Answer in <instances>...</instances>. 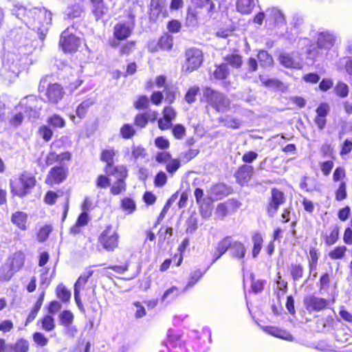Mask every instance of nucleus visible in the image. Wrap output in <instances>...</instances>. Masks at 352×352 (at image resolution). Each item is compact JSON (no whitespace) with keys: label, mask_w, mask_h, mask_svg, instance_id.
Masks as SVG:
<instances>
[{"label":"nucleus","mask_w":352,"mask_h":352,"mask_svg":"<svg viewBox=\"0 0 352 352\" xmlns=\"http://www.w3.org/2000/svg\"><path fill=\"white\" fill-rule=\"evenodd\" d=\"M52 22V13L45 8H33L32 18L27 21V27L36 31L43 39Z\"/></svg>","instance_id":"obj_1"},{"label":"nucleus","mask_w":352,"mask_h":352,"mask_svg":"<svg viewBox=\"0 0 352 352\" xmlns=\"http://www.w3.org/2000/svg\"><path fill=\"white\" fill-rule=\"evenodd\" d=\"M35 184V177L28 173L21 174L17 179L10 180L12 193L20 197L29 194Z\"/></svg>","instance_id":"obj_2"},{"label":"nucleus","mask_w":352,"mask_h":352,"mask_svg":"<svg viewBox=\"0 0 352 352\" xmlns=\"http://www.w3.org/2000/svg\"><path fill=\"white\" fill-rule=\"evenodd\" d=\"M38 90L40 93L45 91V101L53 104L58 103L65 95L62 86L58 83L48 84L47 77L41 80Z\"/></svg>","instance_id":"obj_3"},{"label":"nucleus","mask_w":352,"mask_h":352,"mask_svg":"<svg viewBox=\"0 0 352 352\" xmlns=\"http://www.w3.org/2000/svg\"><path fill=\"white\" fill-rule=\"evenodd\" d=\"M186 61L182 66V72L189 74L197 69L203 62V53L197 48H190L185 53Z\"/></svg>","instance_id":"obj_4"},{"label":"nucleus","mask_w":352,"mask_h":352,"mask_svg":"<svg viewBox=\"0 0 352 352\" xmlns=\"http://www.w3.org/2000/svg\"><path fill=\"white\" fill-rule=\"evenodd\" d=\"M204 96L206 98L210 105L218 111L223 112L230 106L229 100L223 94L215 91L210 87L204 89Z\"/></svg>","instance_id":"obj_5"},{"label":"nucleus","mask_w":352,"mask_h":352,"mask_svg":"<svg viewBox=\"0 0 352 352\" xmlns=\"http://www.w3.org/2000/svg\"><path fill=\"white\" fill-rule=\"evenodd\" d=\"M19 107L30 118H38L41 109L39 100L34 96H29L23 98Z\"/></svg>","instance_id":"obj_6"},{"label":"nucleus","mask_w":352,"mask_h":352,"mask_svg":"<svg viewBox=\"0 0 352 352\" xmlns=\"http://www.w3.org/2000/svg\"><path fill=\"white\" fill-rule=\"evenodd\" d=\"M99 242L107 251H113L118 245V234L113 230L111 226H108L99 236Z\"/></svg>","instance_id":"obj_7"},{"label":"nucleus","mask_w":352,"mask_h":352,"mask_svg":"<svg viewBox=\"0 0 352 352\" xmlns=\"http://www.w3.org/2000/svg\"><path fill=\"white\" fill-rule=\"evenodd\" d=\"M59 43L65 52H72L77 50L80 40L67 29L61 34Z\"/></svg>","instance_id":"obj_8"},{"label":"nucleus","mask_w":352,"mask_h":352,"mask_svg":"<svg viewBox=\"0 0 352 352\" xmlns=\"http://www.w3.org/2000/svg\"><path fill=\"white\" fill-rule=\"evenodd\" d=\"M304 305L309 312L319 311L327 309L329 306V301L323 298L314 295H309L304 298Z\"/></svg>","instance_id":"obj_9"},{"label":"nucleus","mask_w":352,"mask_h":352,"mask_svg":"<svg viewBox=\"0 0 352 352\" xmlns=\"http://www.w3.org/2000/svg\"><path fill=\"white\" fill-rule=\"evenodd\" d=\"M254 174V168L248 164H243L239 167L234 176L237 183L240 185H244L250 182Z\"/></svg>","instance_id":"obj_10"},{"label":"nucleus","mask_w":352,"mask_h":352,"mask_svg":"<svg viewBox=\"0 0 352 352\" xmlns=\"http://www.w3.org/2000/svg\"><path fill=\"white\" fill-rule=\"evenodd\" d=\"M32 9L28 10L23 6L16 3L13 6L11 12L27 26V21L32 18Z\"/></svg>","instance_id":"obj_11"},{"label":"nucleus","mask_w":352,"mask_h":352,"mask_svg":"<svg viewBox=\"0 0 352 352\" xmlns=\"http://www.w3.org/2000/svg\"><path fill=\"white\" fill-rule=\"evenodd\" d=\"M67 168L62 166L53 167L49 173L47 180L55 184L63 182L67 177Z\"/></svg>","instance_id":"obj_12"},{"label":"nucleus","mask_w":352,"mask_h":352,"mask_svg":"<svg viewBox=\"0 0 352 352\" xmlns=\"http://www.w3.org/2000/svg\"><path fill=\"white\" fill-rule=\"evenodd\" d=\"M25 254L21 251L13 253L7 260L6 263L10 265L12 270L19 272L23 266L25 262Z\"/></svg>","instance_id":"obj_13"},{"label":"nucleus","mask_w":352,"mask_h":352,"mask_svg":"<svg viewBox=\"0 0 352 352\" xmlns=\"http://www.w3.org/2000/svg\"><path fill=\"white\" fill-rule=\"evenodd\" d=\"M245 252L246 249L243 243L238 241H232L230 254L233 258L241 261L242 264H243Z\"/></svg>","instance_id":"obj_14"},{"label":"nucleus","mask_w":352,"mask_h":352,"mask_svg":"<svg viewBox=\"0 0 352 352\" xmlns=\"http://www.w3.org/2000/svg\"><path fill=\"white\" fill-rule=\"evenodd\" d=\"M133 28L132 25L119 23L114 26L113 34L118 40H124L131 35Z\"/></svg>","instance_id":"obj_15"},{"label":"nucleus","mask_w":352,"mask_h":352,"mask_svg":"<svg viewBox=\"0 0 352 352\" xmlns=\"http://www.w3.org/2000/svg\"><path fill=\"white\" fill-rule=\"evenodd\" d=\"M224 63L234 69H239L243 65V57L236 51L229 53L223 57Z\"/></svg>","instance_id":"obj_16"},{"label":"nucleus","mask_w":352,"mask_h":352,"mask_svg":"<svg viewBox=\"0 0 352 352\" xmlns=\"http://www.w3.org/2000/svg\"><path fill=\"white\" fill-rule=\"evenodd\" d=\"M334 37L328 32H322L318 34L317 46L320 50L330 49L334 44Z\"/></svg>","instance_id":"obj_17"},{"label":"nucleus","mask_w":352,"mask_h":352,"mask_svg":"<svg viewBox=\"0 0 352 352\" xmlns=\"http://www.w3.org/2000/svg\"><path fill=\"white\" fill-rule=\"evenodd\" d=\"M21 57L15 53H9L7 56L6 64L9 66L14 73H18L21 67Z\"/></svg>","instance_id":"obj_18"},{"label":"nucleus","mask_w":352,"mask_h":352,"mask_svg":"<svg viewBox=\"0 0 352 352\" xmlns=\"http://www.w3.org/2000/svg\"><path fill=\"white\" fill-rule=\"evenodd\" d=\"M266 16L268 20L274 21L277 25H283L285 23L284 14L276 8H269L266 10Z\"/></svg>","instance_id":"obj_19"},{"label":"nucleus","mask_w":352,"mask_h":352,"mask_svg":"<svg viewBox=\"0 0 352 352\" xmlns=\"http://www.w3.org/2000/svg\"><path fill=\"white\" fill-rule=\"evenodd\" d=\"M105 173L107 175H113L118 179H124L127 176V170L124 166H109L105 167Z\"/></svg>","instance_id":"obj_20"},{"label":"nucleus","mask_w":352,"mask_h":352,"mask_svg":"<svg viewBox=\"0 0 352 352\" xmlns=\"http://www.w3.org/2000/svg\"><path fill=\"white\" fill-rule=\"evenodd\" d=\"M314 347L322 352H335L340 348V346L332 344L327 340H320L314 344Z\"/></svg>","instance_id":"obj_21"},{"label":"nucleus","mask_w":352,"mask_h":352,"mask_svg":"<svg viewBox=\"0 0 352 352\" xmlns=\"http://www.w3.org/2000/svg\"><path fill=\"white\" fill-rule=\"evenodd\" d=\"M236 10L243 14L252 12L255 6V0H236Z\"/></svg>","instance_id":"obj_22"},{"label":"nucleus","mask_w":352,"mask_h":352,"mask_svg":"<svg viewBox=\"0 0 352 352\" xmlns=\"http://www.w3.org/2000/svg\"><path fill=\"white\" fill-rule=\"evenodd\" d=\"M265 331L270 335L288 341H292L294 337L288 331L277 327H267Z\"/></svg>","instance_id":"obj_23"},{"label":"nucleus","mask_w":352,"mask_h":352,"mask_svg":"<svg viewBox=\"0 0 352 352\" xmlns=\"http://www.w3.org/2000/svg\"><path fill=\"white\" fill-rule=\"evenodd\" d=\"M339 228L338 226H333L329 228V233L326 232L323 235L327 245H332L338 240Z\"/></svg>","instance_id":"obj_24"},{"label":"nucleus","mask_w":352,"mask_h":352,"mask_svg":"<svg viewBox=\"0 0 352 352\" xmlns=\"http://www.w3.org/2000/svg\"><path fill=\"white\" fill-rule=\"evenodd\" d=\"M173 45V38L168 34L162 35L158 41L156 50H170Z\"/></svg>","instance_id":"obj_25"},{"label":"nucleus","mask_w":352,"mask_h":352,"mask_svg":"<svg viewBox=\"0 0 352 352\" xmlns=\"http://www.w3.org/2000/svg\"><path fill=\"white\" fill-rule=\"evenodd\" d=\"M27 219L28 215L23 212H16L12 214L11 219L12 222L23 230H25L27 228Z\"/></svg>","instance_id":"obj_26"},{"label":"nucleus","mask_w":352,"mask_h":352,"mask_svg":"<svg viewBox=\"0 0 352 352\" xmlns=\"http://www.w3.org/2000/svg\"><path fill=\"white\" fill-rule=\"evenodd\" d=\"M93 273V270H89L86 273L80 276L74 285V293H75L76 296H77V294H80V292L84 288L88 281V279L92 276Z\"/></svg>","instance_id":"obj_27"},{"label":"nucleus","mask_w":352,"mask_h":352,"mask_svg":"<svg viewBox=\"0 0 352 352\" xmlns=\"http://www.w3.org/2000/svg\"><path fill=\"white\" fill-rule=\"evenodd\" d=\"M83 6L81 3H76L69 6L66 10V14L69 19L80 17L83 13Z\"/></svg>","instance_id":"obj_28"},{"label":"nucleus","mask_w":352,"mask_h":352,"mask_svg":"<svg viewBox=\"0 0 352 352\" xmlns=\"http://www.w3.org/2000/svg\"><path fill=\"white\" fill-rule=\"evenodd\" d=\"M230 74L228 66L226 63H221L217 65L215 69L213 72L212 76L217 80H224Z\"/></svg>","instance_id":"obj_29"},{"label":"nucleus","mask_w":352,"mask_h":352,"mask_svg":"<svg viewBox=\"0 0 352 352\" xmlns=\"http://www.w3.org/2000/svg\"><path fill=\"white\" fill-rule=\"evenodd\" d=\"M91 12L96 21L102 19L108 12V8L104 2L92 4Z\"/></svg>","instance_id":"obj_30"},{"label":"nucleus","mask_w":352,"mask_h":352,"mask_svg":"<svg viewBox=\"0 0 352 352\" xmlns=\"http://www.w3.org/2000/svg\"><path fill=\"white\" fill-rule=\"evenodd\" d=\"M15 273L16 272L12 270V268H11L10 265H9L8 263L6 262L0 267V281H9Z\"/></svg>","instance_id":"obj_31"},{"label":"nucleus","mask_w":352,"mask_h":352,"mask_svg":"<svg viewBox=\"0 0 352 352\" xmlns=\"http://www.w3.org/2000/svg\"><path fill=\"white\" fill-rule=\"evenodd\" d=\"M95 103V100L92 98H89L82 101L76 109V115L80 118H83L85 117L88 109Z\"/></svg>","instance_id":"obj_32"},{"label":"nucleus","mask_w":352,"mask_h":352,"mask_svg":"<svg viewBox=\"0 0 352 352\" xmlns=\"http://www.w3.org/2000/svg\"><path fill=\"white\" fill-rule=\"evenodd\" d=\"M300 187L302 190H305L307 192H311L313 190H317L318 187L316 185V180L314 178L304 176L300 183Z\"/></svg>","instance_id":"obj_33"},{"label":"nucleus","mask_w":352,"mask_h":352,"mask_svg":"<svg viewBox=\"0 0 352 352\" xmlns=\"http://www.w3.org/2000/svg\"><path fill=\"white\" fill-rule=\"evenodd\" d=\"M304 267L300 263H292L290 266V274L294 281L298 280L303 276Z\"/></svg>","instance_id":"obj_34"},{"label":"nucleus","mask_w":352,"mask_h":352,"mask_svg":"<svg viewBox=\"0 0 352 352\" xmlns=\"http://www.w3.org/2000/svg\"><path fill=\"white\" fill-rule=\"evenodd\" d=\"M257 58L261 67H268L272 65L273 58L266 51L258 52Z\"/></svg>","instance_id":"obj_35"},{"label":"nucleus","mask_w":352,"mask_h":352,"mask_svg":"<svg viewBox=\"0 0 352 352\" xmlns=\"http://www.w3.org/2000/svg\"><path fill=\"white\" fill-rule=\"evenodd\" d=\"M232 239L230 236L224 237L221 240L217 245V252H220V254H224L228 249L230 250Z\"/></svg>","instance_id":"obj_36"},{"label":"nucleus","mask_w":352,"mask_h":352,"mask_svg":"<svg viewBox=\"0 0 352 352\" xmlns=\"http://www.w3.org/2000/svg\"><path fill=\"white\" fill-rule=\"evenodd\" d=\"M192 2L196 7L205 8L209 13L215 9V4L212 0H192Z\"/></svg>","instance_id":"obj_37"},{"label":"nucleus","mask_w":352,"mask_h":352,"mask_svg":"<svg viewBox=\"0 0 352 352\" xmlns=\"http://www.w3.org/2000/svg\"><path fill=\"white\" fill-rule=\"evenodd\" d=\"M252 241H253V249H252V256L254 258H256L258 254L260 253V251L262 248V243H263V238L261 234L256 233L252 236Z\"/></svg>","instance_id":"obj_38"},{"label":"nucleus","mask_w":352,"mask_h":352,"mask_svg":"<svg viewBox=\"0 0 352 352\" xmlns=\"http://www.w3.org/2000/svg\"><path fill=\"white\" fill-rule=\"evenodd\" d=\"M346 250L347 248L344 245L338 246L330 251L328 255L333 260L342 259L344 257Z\"/></svg>","instance_id":"obj_39"},{"label":"nucleus","mask_w":352,"mask_h":352,"mask_svg":"<svg viewBox=\"0 0 352 352\" xmlns=\"http://www.w3.org/2000/svg\"><path fill=\"white\" fill-rule=\"evenodd\" d=\"M179 294L178 287L172 286L171 287L166 289L163 296H162V302H170L175 299Z\"/></svg>","instance_id":"obj_40"},{"label":"nucleus","mask_w":352,"mask_h":352,"mask_svg":"<svg viewBox=\"0 0 352 352\" xmlns=\"http://www.w3.org/2000/svg\"><path fill=\"white\" fill-rule=\"evenodd\" d=\"M318 251L316 248H312L309 250V273H312L313 271L316 270L318 264Z\"/></svg>","instance_id":"obj_41"},{"label":"nucleus","mask_w":352,"mask_h":352,"mask_svg":"<svg viewBox=\"0 0 352 352\" xmlns=\"http://www.w3.org/2000/svg\"><path fill=\"white\" fill-rule=\"evenodd\" d=\"M269 201L282 205L285 201V195L278 189L272 188L271 191V197Z\"/></svg>","instance_id":"obj_42"},{"label":"nucleus","mask_w":352,"mask_h":352,"mask_svg":"<svg viewBox=\"0 0 352 352\" xmlns=\"http://www.w3.org/2000/svg\"><path fill=\"white\" fill-rule=\"evenodd\" d=\"M350 337L351 336L345 331L344 329H338L335 333L336 340L340 345L349 342Z\"/></svg>","instance_id":"obj_43"},{"label":"nucleus","mask_w":352,"mask_h":352,"mask_svg":"<svg viewBox=\"0 0 352 352\" xmlns=\"http://www.w3.org/2000/svg\"><path fill=\"white\" fill-rule=\"evenodd\" d=\"M280 63L286 67L296 68L299 65L289 54H282L280 56Z\"/></svg>","instance_id":"obj_44"},{"label":"nucleus","mask_w":352,"mask_h":352,"mask_svg":"<svg viewBox=\"0 0 352 352\" xmlns=\"http://www.w3.org/2000/svg\"><path fill=\"white\" fill-rule=\"evenodd\" d=\"M151 114L149 113H139L135 116V124L140 128L145 127L149 119H151Z\"/></svg>","instance_id":"obj_45"},{"label":"nucleus","mask_w":352,"mask_h":352,"mask_svg":"<svg viewBox=\"0 0 352 352\" xmlns=\"http://www.w3.org/2000/svg\"><path fill=\"white\" fill-rule=\"evenodd\" d=\"M116 155L114 150H104L100 156V160L107 163L106 166H113V157Z\"/></svg>","instance_id":"obj_46"},{"label":"nucleus","mask_w":352,"mask_h":352,"mask_svg":"<svg viewBox=\"0 0 352 352\" xmlns=\"http://www.w3.org/2000/svg\"><path fill=\"white\" fill-rule=\"evenodd\" d=\"M349 87L343 82H338L334 87L336 94L341 98H346L349 94Z\"/></svg>","instance_id":"obj_47"},{"label":"nucleus","mask_w":352,"mask_h":352,"mask_svg":"<svg viewBox=\"0 0 352 352\" xmlns=\"http://www.w3.org/2000/svg\"><path fill=\"white\" fill-rule=\"evenodd\" d=\"M47 123L54 127L63 128L65 126V120L58 114H54L50 117Z\"/></svg>","instance_id":"obj_48"},{"label":"nucleus","mask_w":352,"mask_h":352,"mask_svg":"<svg viewBox=\"0 0 352 352\" xmlns=\"http://www.w3.org/2000/svg\"><path fill=\"white\" fill-rule=\"evenodd\" d=\"M56 293L58 298H60L63 302H67L71 298L70 292L68 291L62 284L58 285L56 288Z\"/></svg>","instance_id":"obj_49"},{"label":"nucleus","mask_w":352,"mask_h":352,"mask_svg":"<svg viewBox=\"0 0 352 352\" xmlns=\"http://www.w3.org/2000/svg\"><path fill=\"white\" fill-rule=\"evenodd\" d=\"M333 319L331 317H327L320 319L318 322V326L322 331H329L332 329Z\"/></svg>","instance_id":"obj_50"},{"label":"nucleus","mask_w":352,"mask_h":352,"mask_svg":"<svg viewBox=\"0 0 352 352\" xmlns=\"http://www.w3.org/2000/svg\"><path fill=\"white\" fill-rule=\"evenodd\" d=\"M89 221V215L87 212H82L78 217L76 226L72 228V232H77L78 227L86 226Z\"/></svg>","instance_id":"obj_51"},{"label":"nucleus","mask_w":352,"mask_h":352,"mask_svg":"<svg viewBox=\"0 0 352 352\" xmlns=\"http://www.w3.org/2000/svg\"><path fill=\"white\" fill-rule=\"evenodd\" d=\"M221 121L224 123V126L232 129H238L241 124V122L239 119L230 116L222 118L221 119Z\"/></svg>","instance_id":"obj_52"},{"label":"nucleus","mask_w":352,"mask_h":352,"mask_svg":"<svg viewBox=\"0 0 352 352\" xmlns=\"http://www.w3.org/2000/svg\"><path fill=\"white\" fill-rule=\"evenodd\" d=\"M126 190V184L124 182V179H118L111 188V192L113 195H118L121 192L124 191Z\"/></svg>","instance_id":"obj_53"},{"label":"nucleus","mask_w":352,"mask_h":352,"mask_svg":"<svg viewBox=\"0 0 352 352\" xmlns=\"http://www.w3.org/2000/svg\"><path fill=\"white\" fill-rule=\"evenodd\" d=\"M135 131L129 124H124L120 129V134L124 139H129L135 135Z\"/></svg>","instance_id":"obj_54"},{"label":"nucleus","mask_w":352,"mask_h":352,"mask_svg":"<svg viewBox=\"0 0 352 352\" xmlns=\"http://www.w3.org/2000/svg\"><path fill=\"white\" fill-rule=\"evenodd\" d=\"M180 166V161L179 160L171 158V160L166 164V170L168 173L173 175L179 169Z\"/></svg>","instance_id":"obj_55"},{"label":"nucleus","mask_w":352,"mask_h":352,"mask_svg":"<svg viewBox=\"0 0 352 352\" xmlns=\"http://www.w3.org/2000/svg\"><path fill=\"white\" fill-rule=\"evenodd\" d=\"M29 349V343L25 339H19L13 346L14 352H28Z\"/></svg>","instance_id":"obj_56"},{"label":"nucleus","mask_w":352,"mask_h":352,"mask_svg":"<svg viewBox=\"0 0 352 352\" xmlns=\"http://www.w3.org/2000/svg\"><path fill=\"white\" fill-rule=\"evenodd\" d=\"M199 91V87L194 86L190 87L185 95L186 101L189 104L194 102L196 100V96Z\"/></svg>","instance_id":"obj_57"},{"label":"nucleus","mask_w":352,"mask_h":352,"mask_svg":"<svg viewBox=\"0 0 352 352\" xmlns=\"http://www.w3.org/2000/svg\"><path fill=\"white\" fill-rule=\"evenodd\" d=\"M41 322L43 329L47 331H50L54 329V319L51 316H45Z\"/></svg>","instance_id":"obj_58"},{"label":"nucleus","mask_w":352,"mask_h":352,"mask_svg":"<svg viewBox=\"0 0 352 352\" xmlns=\"http://www.w3.org/2000/svg\"><path fill=\"white\" fill-rule=\"evenodd\" d=\"M173 231L171 227H162L158 232L159 241L163 242L168 239L173 235Z\"/></svg>","instance_id":"obj_59"},{"label":"nucleus","mask_w":352,"mask_h":352,"mask_svg":"<svg viewBox=\"0 0 352 352\" xmlns=\"http://www.w3.org/2000/svg\"><path fill=\"white\" fill-rule=\"evenodd\" d=\"M204 273L201 272L199 270H197L192 272L190 274L186 287L188 288L192 287L202 277Z\"/></svg>","instance_id":"obj_60"},{"label":"nucleus","mask_w":352,"mask_h":352,"mask_svg":"<svg viewBox=\"0 0 352 352\" xmlns=\"http://www.w3.org/2000/svg\"><path fill=\"white\" fill-rule=\"evenodd\" d=\"M228 214V207L227 204H218L216 211L215 215L217 218L223 219L225 217H226Z\"/></svg>","instance_id":"obj_61"},{"label":"nucleus","mask_w":352,"mask_h":352,"mask_svg":"<svg viewBox=\"0 0 352 352\" xmlns=\"http://www.w3.org/2000/svg\"><path fill=\"white\" fill-rule=\"evenodd\" d=\"M39 135L46 141H50L53 135V131L47 126H42L38 131Z\"/></svg>","instance_id":"obj_62"},{"label":"nucleus","mask_w":352,"mask_h":352,"mask_svg":"<svg viewBox=\"0 0 352 352\" xmlns=\"http://www.w3.org/2000/svg\"><path fill=\"white\" fill-rule=\"evenodd\" d=\"M167 182V176L163 171H160L155 176L154 184L157 187H162Z\"/></svg>","instance_id":"obj_63"},{"label":"nucleus","mask_w":352,"mask_h":352,"mask_svg":"<svg viewBox=\"0 0 352 352\" xmlns=\"http://www.w3.org/2000/svg\"><path fill=\"white\" fill-rule=\"evenodd\" d=\"M121 205L124 210L129 211V213L133 212L135 209V204L134 201L130 198H124L122 200Z\"/></svg>","instance_id":"obj_64"}]
</instances>
